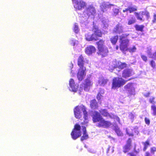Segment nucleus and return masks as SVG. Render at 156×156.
<instances>
[{"label": "nucleus", "instance_id": "1", "mask_svg": "<svg viewBox=\"0 0 156 156\" xmlns=\"http://www.w3.org/2000/svg\"><path fill=\"white\" fill-rule=\"evenodd\" d=\"M92 120L94 123L99 122L97 126L99 127L107 128L112 125L110 122L105 120L97 111H95L92 116Z\"/></svg>", "mask_w": 156, "mask_h": 156}, {"label": "nucleus", "instance_id": "2", "mask_svg": "<svg viewBox=\"0 0 156 156\" xmlns=\"http://www.w3.org/2000/svg\"><path fill=\"white\" fill-rule=\"evenodd\" d=\"M92 31L93 33L91 34L90 33H88L85 34V38L87 41H97L99 40V37H102L103 33L98 27L94 26L92 28Z\"/></svg>", "mask_w": 156, "mask_h": 156}, {"label": "nucleus", "instance_id": "3", "mask_svg": "<svg viewBox=\"0 0 156 156\" xmlns=\"http://www.w3.org/2000/svg\"><path fill=\"white\" fill-rule=\"evenodd\" d=\"M105 40L101 39L96 43L98 48L97 54L102 58L107 56L108 53V48L105 45Z\"/></svg>", "mask_w": 156, "mask_h": 156}, {"label": "nucleus", "instance_id": "4", "mask_svg": "<svg viewBox=\"0 0 156 156\" xmlns=\"http://www.w3.org/2000/svg\"><path fill=\"white\" fill-rule=\"evenodd\" d=\"M129 35V34H123L120 36L119 48L122 51H127L128 49L129 40L127 37Z\"/></svg>", "mask_w": 156, "mask_h": 156}, {"label": "nucleus", "instance_id": "5", "mask_svg": "<svg viewBox=\"0 0 156 156\" xmlns=\"http://www.w3.org/2000/svg\"><path fill=\"white\" fill-rule=\"evenodd\" d=\"M128 80L124 79L122 77H114L112 79L111 89L115 90L122 87Z\"/></svg>", "mask_w": 156, "mask_h": 156}, {"label": "nucleus", "instance_id": "6", "mask_svg": "<svg viewBox=\"0 0 156 156\" xmlns=\"http://www.w3.org/2000/svg\"><path fill=\"white\" fill-rule=\"evenodd\" d=\"M96 13L95 7L92 5H90L80 14V17L85 19L88 18L90 16L94 15Z\"/></svg>", "mask_w": 156, "mask_h": 156}, {"label": "nucleus", "instance_id": "7", "mask_svg": "<svg viewBox=\"0 0 156 156\" xmlns=\"http://www.w3.org/2000/svg\"><path fill=\"white\" fill-rule=\"evenodd\" d=\"M80 129L81 126L79 124H76L74 125V127L71 133V135L73 139L76 140L81 136Z\"/></svg>", "mask_w": 156, "mask_h": 156}, {"label": "nucleus", "instance_id": "8", "mask_svg": "<svg viewBox=\"0 0 156 156\" xmlns=\"http://www.w3.org/2000/svg\"><path fill=\"white\" fill-rule=\"evenodd\" d=\"M93 85V82L92 81L90 77H88L84 80V82L80 85V87L83 89L85 91H88L90 87Z\"/></svg>", "mask_w": 156, "mask_h": 156}, {"label": "nucleus", "instance_id": "9", "mask_svg": "<svg viewBox=\"0 0 156 156\" xmlns=\"http://www.w3.org/2000/svg\"><path fill=\"white\" fill-rule=\"evenodd\" d=\"M76 10H81L87 6L86 3L82 0H72Z\"/></svg>", "mask_w": 156, "mask_h": 156}, {"label": "nucleus", "instance_id": "10", "mask_svg": "<svg viewBox=\"0 0 156 156\" xmlns=\"http://www.w3.org/2000/svg\"><path fill=\"white\" fill-rule=\"evenodd\" d=\"M134 14L136 16L137 20L141 22L144 21V20L143 18V16L142 15H145L146 16L147 19H148L150 18L149 12L147 10L142 11L139 12H135Z\"/></svg>", "mask_w": 156, "mask_h": 156}, {"label": "nucleus", "instance_id": "11", "mask_svg": "<svg viewBox=\"0 0 156 156\" xmlns=\"http://www.w3.org/2000/svg\"><path fill=\"white\" fill-rule=\"evenodd\" d=\"M132 146V140L130 138L127 140L126 144L122 147V151L124 153H128L131 149Z\"/></svg>", "mask_w": 156, "mask_h": 156}, {"label": "nucleus", "instance_id": "12", "mask_svg": "<svg viewBox=\"0 0 156 156\" xmlns=\"http://www.w3.org/2000/svg\"><path fill=\"white\" fill-rule=\"evenodd\" d=\"M124 88L127 91V93L130 96L133 94L135 92V89L133 86V83H129L126 85Z\"/></svg>", "mask_w": 156, "mask_h": 156}, {"label": "nucleus", "instance_id": "13", "mask_svg": "<svg viewBox=\"0 0 156 156\" xmlns=\"http://www.w3.org/2000/svg\"><path fill=\"white\" fill-rule=\"evenodd\" d=\"M86 69H79L77 74V77L79 81H82L86 75Z\"/></svg>", "mask_w": 156, "mask_h": 156}, {"label": "nucleus", "instance_id": "14", "mask_svg": "<svg viewBox=\"0 0 156 156\" xmlns=\"http://www.w3.org/2000/svg\"><path fill=\"white\" fill-rule=\"evenodd\" d=\"M123 32V27L122 25L119 23L115 25L113 30V32L114 34H120Z\"/></svg>", "mask_w": 156, "mask_h": 156}, {"label": "nucleus", "instance_id": "15", "mask_svg": "<svg viewBox=\"0 0 156 156\" xmlns=\"http://www.w3.org/2000/svg\"><path fill=\"white\" fill-rule=\"evenodd\" d=\"M80 109L83 112V118L84 119L83 122L81 123V124L84 125L88 122L86 121L88 120V112L87 111L86 108L85 106L83 105H81Z\"/></svg>", "mask_w": 156, "mask_h": 156}, {"label": "nucleus", "instance_id": "16", "mask_svg": "<svg viewBox=\"0 0 156 156\" xmlns=\"http://www.w3.org/2000/svg\"><path fill=\"white\" fill-rule=\"evenodd\" d=\"M85 61L84 57L82 55H80L77 59V65L79 67V69H86L84 66Z\"/></svg>", "mask_w": 156, "mask_h": 156}, {"label": "nucleus", "instance_id": "17", "mask_svg": "<svg viewBox=\"0 0 156 156\" xmlns=\"http://www.w3.org/2000/svg\"><path fill=\"white\" fill-rule=\"evenodd\" d=\"M96 51V49L95 47L93 45L88 46L85 49V53L88 55H90L92 53H94Z\"/></svg>", "mask_w": 156, "mask_h": 156}, {"label": "nucleus", "instance_id": "18", "mask_svg": "<svg viewBox=\"0 0 156 156\" xmlns=\"http://www.w3.org/2000/svg\"><path fill=\"white\" fill-rule=\"evenodd\" d=\"M81 105L76 106L74 108L73 112L75 117L77 119H79L81 117L82 115L80 111Z\"/></svg>", "mask_w": 156, "mask_h": 156}, {"label": "nucleus", "instance_id": "19", "mask_svg": "<svg viewBox=\"0 0 156 156\" xmlns=\"http://www.w3.org/2000/svg\"><path fill=\"white\" fill-rule=\"evenodd\" d=\"M132 70L130 69H126L124 70L122 73L123 78L126 79L132 75Z\"/></svg>", "mask_w": 156, "mask_h": 156}, {"label": "nucleus", "instance_id": "20", "mask_svg": "<svg viewBox=\"0 0 156 156\" xmlns=\"http://www.w3.org/2000/svg\"><path fill=\"white\" fill-rule=\"evenodd\" d=\"M69 85L71 88V90L76 92L77 89V87L75 84L74 80L73 79H70L69 80Z\"/></svg>", "mask_w": 156, "mask_h": 156}, {"label": "nucleus", "instance_id": "21", "mask_svg": "<svg viewBox=\"0 0 156 156\" xmlns=\"http://www.w3.org/2000/svg\"><path fill=\"white\" fill-rule=\"evenodd\" d=\"M90 108L93 109H98V104L95 99H94L90 101Z\"/></svg>", "mask_w": 156, "mask_h": 156}, {"label": "nucleus", "instance_id": "22", "mask_svg": "<svg viewBox=\"0 0 156 156\" xmlns=\"http://www.w3.org/2000/svg\"><path fill=\"white\" fill-rule=\"evenodd\" d=\"M137 10V8L136 6H129L127 8H126L122 10L123 12H129V13H132L133 12H136Z\"/></svg>", "mask_w": 156, "mask_h": 156}, {"label": "nucleus", "instance_id": "23", "mask_svg": "<svg viewBox=\"0 0 156 156\" xmlns=\"http://www.w3.org/2000/svg\"><path fill=\"white\" fill-rule=\"evenodd\" d=\"M100 114V113L102 116L104 117H109L111 119H112L113 117L109 114L107 110L106 109H101L99 111Z\"/></svg>", "mask_w": 156, "mask_h": 156}, {"label": "nucleus", "instance_id": "24", "mask_svg": "<svg viewBox=\"0 0 156 156\" xmlns=\"http://www.w3.org/2000/svg\"><path fill=\"white\" fill-rule=\"evenodd\" d=\"M83 135L80 138L81 141H83L87 139L88 138V134L87 133L86 128L85 126H82Z\"/></svg>", "mask_w": 156, "mask_h": 156}, {"label": "nucleus", "instance_id": "25", "mask_svg": "<svg viewBox=\"0 0 156 156\" xmlns=\"http://www.w3.org/2000/svg\"><path fill=\"white\" fill-rule=\"evenodd\" d=\"M119 39V36L116 35L112 36L110 39L111 42L113 45H115L117 43Z\"/></svg>", "mask_w": 156, "mask_h": 156}, {"label": "nucleus", "instance_id": "26", "mask_svg": "<svg viewBox=\"0 0 156 156\" xmlns=\"http://www.w3.org/2000/svg\"><path fill=\"white\" fill-rule=\"evenodd\" d=\"M127 67V64L125 62H118L117 65V67L121 69H122Z\"/></svg>", "mask_w": 156, "mask_h": 156}, {"label": "nucleus", "instance_id": "27", "mask_svg": "<svg viewBox=\"0 0 156 156\" xmlns=\"http://www.w3.org/2000/svg\"><path fill=\"white\" fill-rule=\"evenodd\" d=\"M134 27L136 30L137 31H140L143 32L144 31V26L143 25H139L138 24H136L134 25Z\"/></svg>", "mask_w": 156, "mask_h": 156}, {"label": "nucleus", "instance_id": "28", "mask_svg": "<svg viewBox=\"0 0 156 156\" xmlns=\"http://www.w3.org/2000/svg\"><path fill=\"white\" fill-rule=\"evenodd\" d=\"M139 153V151L136 150L135 148H134L133 151L129 152L127 153V155L129 156H137Z\"/></svg>", "mask_w": 156, "mask_h": 156}, {"label": "nucleus", "instance_id": "29", "mask_svg": "<svg viewBox=\"0 0 156 156\" xmlns=\"http://www.w3.org/2000/svg\"><path fill=\"white\" fill-rule=\"evenodd\" d=\"M136 22L135 18L133 16L128 20L127 24L128 25H131L135 23Z\"/></svg>", "mask_w": 156, "mask_h": 156}, {"label": "nucleus", "instance_id": "30", "mask_svg": "<svg viewBox=\"0 0 156 156\" xmlns=\"http://www.w3.org/2000/svg\"><path fill=\"white\" fill-rule=\"evenodd\" d=\"M142 144L144 145L143 150L144 151H145L148 147L150 146V140L148 139L145 142H143Z\"/></svg>", "mask_w": 156, "mask_h": 156}, {"label": "nucleus", "instance_id": "31", "mask_svg": "<svg viewBox=\"0 0 156 156\" xmlns=\"http://www.w3.org/2000/svg\"><path fill=\"white\" fill-rule=\"evenodd\" d=\"M114 5L113 4H107L106 3H103L101 5V8L104 9L106 8H110L112 6H114Z\"/></svg>", "mask_w": 156, "mask_h": 156}, {"label": "nucleus", "instance_id": "32", "mask_svg": "<svg viewBox=\"0 0 156 156\" xmlns=\"http://www.w3.org/2000/svg\"><path fill=\"white\" fill-rule=\"evenodd\" d=\"M108 81V79L102 78L100 79L98 82L100 85L104 86L107 83Z\"/></svg>", "mask_w": 156, "mask_h": 156}, {"label": "nucleus", "instance_id": "33", "mask_svg": "<svg viewBox=\"0 0 156 156\" xmlns=\"http://www.w3.org/2000/svg\"><path fill=\"white\" fill-rule=\"evenodd\" d=\"M119 12V10L118 9L115 8L113 9L112 15L113 16H115L118 15Z\"/></svg>", "mask_w": 156, "mask_h": 156}, {"label": "nucleus", "instance_id": "34", "mask_svg": "<svg viewBox=\"0 0 156 156\" xmlns=\"http://www.w3.org/2000/svg\"><path fill=\"white\" fill-rule=\"evenodd\" d=\"M115 132L117 134L118 136H122L123 134L119 129L118 128H115L114 129Z\"/></svg>", "mask_w": 156, "mask_h": 156}, {"label": "nucleus", "instance_id": "35", "mask_svg": "<svg viewBox=\"0 0 156 156\" xmlns=\"http://www.w3.org/2000/svg\"><path fill=\"white\" fill-rule=\"evenodd\" d=\"M151 109L153 111L152 114L154 115H156V106L155 105H152Z\"/></svg>", "mask_w": 156, "mask_h": 156}, {"label": "nucleus", "instance_id": "36", "mask_svg": "<svg viewBox=\"0 0 156 156\" xmlns=\"http://www.w3.org/2000/svg\"><path fill=\"white\" fill-rule=\"evenodd\" d=\"M73 30L74 32L76 33H77L79 31V29L78 28V26L77 25V23H75L74 24Z\"/></svg>", "mask_w": 156, "mask_h": 156}, {"label": "nucleus", "instance_id": "37", "mask_svg": "<svg viewBox=\"0 0 156 156\" xmlns=\"http://www.w3.org/2000/svg\"><path fill=\"white\" fill-rule=\"evenodd\" d=\"M136 49V47L134 46H133L132 48H128L127 51H128L130 52H135Z\"/></svg>", "mask_w": 156, "mask_h": 156}, {"label": "nucleus", "instance_id": "38", "mask_svg": "<svg viewBox=\"0 0 156 156\" xmlns=\"http://www.w3.org/2000/svg\"><path fill=\"white\" fill-rule=\"evenodd\" d=\"M150 152L152 154H154L155 152H156V147H153L150 148Z\"/></svg>", "mask_w": 156, "mask_h": 156}, {"label": "nucleus", "instance_id": "39", "mask_svg": "<svg viewBox=\"0 0 156 156\" xmlns=\"http://www.w3.org/2000/svg\"><path fill=\"white\" fill-rule=\"evenodd\" d=\"M110 149H111V152L112 153L114 151L113 147H111L110 146H108V148L107 150V151H106L107 153H108L109 152Z\"/></svg>", "mask_w": 156, "mask_h": 156}, {"label": "nucleus", "instance_id": "40", "mask_svg": "<svg viewBox=\"0 0 156 156\" xmlns=\"http://www.w3.org/2000/svg\"><path fill=\"white\" fill-rule=\"evenodd\" d=\"M150 65L153 68H155V61L153 60L151 61L150 62Z\"/></svg>", "mask_w": 156, "mask_h": 156}, {"label": "nucleus", "instance_id": "41", "mask_svg": "<svg viewBox=\"0 0 156 156\" xmlns=\"http://www.w3.org/2000/svg\"><path fill=\"white\" fill-rule=\"evenodd\" d=\"M141 57L143 59V60L145 62H146L147 61V57L144 55H141Z\"/></svg>", "mask_w": 156, "mask_h": 156}, {"label": "nucleus", "instance_id": "42", "mask_svg": "<svg viewBox=\"0 0 156 156\" xmlns=\"http://www.w3.org/2000/svg\"><path fill=\"white\" fill-rule=\"evenodd\" d=\"M153 23H156V13H154L153 16V19L152 20Z\"/></svg>", "mask_w": 156, "mask_h": 156}, {"label": "nucleus", "instance_id": "43", "mask_svg": "<svg viewBox=\"0 0 156 156\" xmlns=\"http://www.w3.org/2000/svg\"><path fill=\"white\" fill-rule=\"evenodd\" d=\"M155 97H153L152 98H151L149 99V102L151 104H154L155 103V102L154 101Z\"/></svg>", "mask_w": 156, "mask_h": 156}, {"label": "nucleus", "instance_id": "44", "mask_svg": "<svg viewBox=\"0 0 156 156\" xmlns=\"http://www.w3.org/2000/svg\"><path fill=\"white\" fill-rule=\"evenodd\" d=\"M145 122L147 124L149 125L150 124V120L149 119L147 118V117H145L144 119Z\"/></svg>", "mask_w": 156, "mask_h": 156}, {"label": "nucleus", "instance_id": "45", "mask_svg": "<svg viewBox=\"0 0 156 156\" xmlns=\"http://www.w3.org/2000/svg\"><path fill=\"white\" fill-rule=\"evenodd\" d=\"M101 94H100V93H98L97 95V96H96V98H97V99L98 100H99L100 99H101Z\"/></svg>", "mask_w": 156, "mask_h": 156}, {"label": "nucleus", "instance_id": "46", "mask_svg": "<svg viewBox=\"0 0 156 156\" xmlns=\"http://www.w3.org/2000/svg\"><path fill=\"white\" fill-rule=\"evenodd\" d=\"M151 154V153H150L149 152L147 151L145 153V156H152Z\"/></svg>", "mask_w": 156, "mask_h": 156}, {"label": "nucleus", "instance_id": "47", "mask_svg": "<svg viewBox=\"0 0 156 156\" xmlns=\"http://www.w3.org/2000/svg\"><path fill=\"white\" fill-rule=\"evenodd\" d=\"M126 133L127 135H128L129 136H133V134L132 133H129L127 131L126 132Z\"/></svg>", "mask_w": 156, "mask_h": 156}, {"label": "nucleus", "instance_id": "48", "mask_svg": "<svg viewBox=\"0 0 156 156\" xmlns=\"http://www.w3.org/2000/svg\"><path fill=\"white\" fill-rule=\"evenodd\" d=\"M150 94V93L149 92H148L146 94H145L144 95L145 97H148L149 96Z\"/></svg>", "mask_w": 156, "mask_h": 156}, {"label": "nucleus", "instance_id": "49", "mask_svg": "<svg viewBox=\"0 0 156 156\" xmlns=\"http://www.w3.org/2000/svg\"><path fill=\"white\" fill-rule=\"evenodd\" d=\"M116 48V50H118V48H119V46H118L117 45V46H116V48Z\"/></svg>", "mask_w": 156, "mask_h": 156}, {"label": "nucleus", "instance_id": "50", "mask_svg": "<svg viewBox=\"0 0 156 156\" xmlns=\"http://www.w3.org/2000/svg\"><path fill=\"white\" fill-rule=\"evenodd\" d=\"M153 55H154L155 57H156V51L155 52V53L153 54Z\"/></svg>", "mask_w": 156, "mask_h": 156}, {"label": "nucleus", "instance_id": "51", "mask_svg": "<svg viewBox=\"0 0 156 156\" xmlns=\"http://www.w3.org/2000/svg\"><path fill=\"white\" fill-rule=\"evenodd\" d=\"M130 80V79H129V80Z\"/></svg>", "mask_w": 156, "mask_h": 156}]
</instances>
